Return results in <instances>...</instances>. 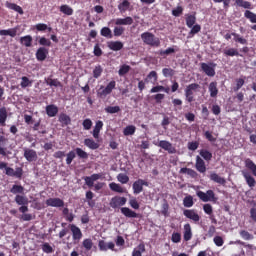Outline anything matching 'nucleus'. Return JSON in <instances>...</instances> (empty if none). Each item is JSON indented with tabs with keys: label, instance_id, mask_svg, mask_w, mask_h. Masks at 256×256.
Wrapping results in <instances>:
<instances>
[{
	"label": "nucleus",
	"instance_id": "obj_28",
	"mask_svg": "<svg viewBox=\"0 0 256 256\" xmlns=\"http://www.w3.org/2000/svg\"><path fill=\"white\" fill-rule=\"evenodd\" d=\"M59 123H61L62 127H67L71 125V117L65 113H61L58 117Z\"/></svg>",
	"mask_w": 256,
	"mask_h": 256
},
{
	"label": "nucleus",
	"instance_id": "obj_6",
	"mask_svg": "<svg viewBox=\"0 0 256 256\" xmlns=\"http://www.w3.org/2000/svg\"><path fill=\"white\" fill-rule=\"evenodd\" d=\"M183 215L184 217H186V219H190V221H193V223H199V221H201V216L199 215V213H197V210L195 209H185L183 211Z\"/></svg>",
	"mask_w": 256,
	"mask_h": 256
},
{
	"label": "nucleus",
	"instance_id": "obj_4",
	"mask_svg": "<svg viewBox=\"0 0 256 256\" xmlns=\"http://www.w3.org/2000/svg\"><path fill=\"white\" fill-rule=\"evenodd\" d=\"M157 147H160V149H163L164 151H167L170 155H174V153H177V148L173 146V144L167 140H160L158 143H155Z\"/></svg>",
	"mask_w": 256,
	"mask_h": 256
},
{
	"label": "nucleus",
	"instance_id": "obj_23",
	"mask_svg": "<svg viewBox=\"0 0 256 256\" xmlns=\"http://www.w3.org/2000/svg\"><path fill=\"white\" fill-rule=\"evenodd\" d=\"M210 181H213L214 183H218V185H226L227 180L225 178L219 176V174L212 172L210 174Z\"/></svg>",
	"mask_w": 256,
	"mask_h": 256
},
{
	"label": "nucleus",
	"instance_id": "obj_18",
	"mask_svg": "<svg viewBox=\"0 0 256 256\" xmlns=\"http://www.w3.org/2000/svg\"><path fill=\"white\" fill-rule=\"evenodd\" d=\"M202 71L205 72V75L208 77H215V68L205 62L200 64Z\"/></svg>",
	"mask_w": 256,
	"mask_h": 256
},
{
	"label": "nucleus",
	"instance_id": "obj_11",
	"mask_svg": "<svg viewBox=\"0 0 256 256\" xmlns=\"http://www.w3.org/2000/svg\"><path fill=\"white\" fill-rule=\"evenodd\" d=\"M5 171L8 177H16V179H21L23 177V168L21 167H18L15 170L11 167L6 166Z\"/></svg>",
	"mask_w": 256,
	"mask_h": 256
},
{
	"label": "nucleus",
	"instance_id": "obj_15",
	"mask_svg": "<svg viewBox=\"0 0 256 256\" xmlns=\"http://www.w3.org/2000/svg\"><path fill=\"white\" fill-rule=\"evenodd\" d=\"M47 207H65V201L61 198H49L46 200Z\"/></svg>",
	"mask_w": 256,
	"mask_h": 256
},
{
	"label": "nucleus",
	"instance_id": "obj_7",
	"mask_svg": "<svg viewBox=\"0 0 256 256\" xmlns=\"http://www.w3.org/2000/svg\"><path fill=\"white\" fill-rule=\"evenodd\" d=\"M69 229L72 233V239L76 243H79L81 239H83V232L81 231V228H79L75 224H69Z\"/></svg>",
	"mask_w": 256,
	"mask_h": 256
},
{
	"label": "nucleus",
	"instance_id": "obj_33",
	"mask_svg": "<svg viewBox=\"0 0 256 256\" xmlns=\"http://www.w3.org/2000/svg\"><path fill=\"white\" fill-rule=\"evenodd\" d=\"M10 193H12V195H23L25 193V187L14 184L10 189Z\"/></svg>",
	"mask_w": 256,
	"mask_h": 256
},
{
	"label": "nucleus",
	"instance_id": "obj_36",
	"mask_svg": "<svg viewBox=\"0 0 256 256\" xmlns=\"http://www.w3.org/2000/svg\"><path fill=\"white\" fill-rule=\"evenodd\" d=\"M115 25H133V19L131 16H127L126 18H117Z\"/></svg>",
	"mask_w": 256,
	"mask_h": 256
},
{
	"label": "nucleus",
	"instance_id": "obj_32",
	"mask_svg": "<svg viewBox=\"0 0 256 256\" xmlns=\"http://www.w3.org/2000/svg\"><path fill=\"white\" fill-rule=\"evenodd\" d=\"M20 43L24 47H32L33 37L31 35L22 36V37H20Z\"/></svg>",
	"mask_w": 256,
	"mask_h": 256
},
{
	"label": "nucleus",
	"instance_id": "obj_12",
	"mask_svg": "<svg viewBox=\"0 0 256 256\" xmlns=\"http://www.w3.org/2000/svg\"><path fill=\"white\" fill-rule=\"evenodd\" d=\"M18 211L22 213V221H33V214L27 213L29 211V204L20 205Z\"/></svg>",
	"mask_w": 256,
	"mask_h": 256
},
{
	"label": "nucleus",
	"instance_id": "obj_51",
	"mask_svg": "<svg viewBox=\"0 0 256 256\" xmlns=\"http://www.w3.org/2000/svg\"><path fill=\"white\" fill-rule=\"evenodd\" d=\"M131 7V2L129 0H124L122 3L118 5V9L120 13H125Z\"/></svg>",
	"mask_w": 256,
	"mask_h": 256
},
{
	"label": "nucleus",
	"instance_id": "obj_3",
	"mask_svg": "<svg viewBox=\"0 0 256 256\" xmlns=\"http://www.w3.org/2000/svg\"><path fill=\"white\" fill-rule=\"evenodd\" d=\"M115 87H117V82H115V80H112L107 84L105 88L103 86L100 87V89L97 92V96L100 97V99H103V97H107V95H111Z\"/></svg>",
	"mask_w": 256,
	"mask_h": 256
},
{
	"label": "nucleus",
	"instance_id": "obj_42",
	"mask_svg": "<svg viewBox=\"0 0 256 256\" xmlns=\"http://www.w3.org/2000/svg\"><path fill=\"white\" fill-rule=\"evenodd\" d=\"M235 5H237V7H242L243 9H253V4L245 0H235Z\"/></svg>",
	"mask_w": 256,
	"mask_h": 256
},
{
	"label": "nucleus",
	"instance_id": "obj_54",
	"mask_svg": "<svg viewBox=\"0 0 256 256\" xmlns=\"http://www.w3.org/2000/svg\"><path fill=\"white\" fill-rule=\"evenodd\" d=\"M240 237H242V239H244V241H251L254 239L253 234L249 233V231L247 230H241L239 232Z\"/></svg>",
	"mask_w": 256,
	"mask_h": 256
},
{
	"label": "nucleus",
	"instance_id": "obj_52",
	"mask_svg": "<svg viewBox=\"0 0 256 256\" xmlns=\"http://www.w3.org/2000/svg\"><path fill=\"white\" fill-rule=\"evenodd\" d=\"M31 85H33V80H29L27 76L21 78L20 86L22 89H27V87H31Z\"/></svg>",
	"mask_w": 256,
	"mask_h": 256
},
{
	"label": "nucleus",
	"instance_id": "obj_57",
	"mask_svg": "<svg viewBox=\"0 0 256 256\" xmlns=\"http://www.w3.org/2000/svg\"><path fill=\"white\" fill-rule=\"evenodd\" d=\"M183 205L184 207L190 208L193 207V205H195V202H193V196L188 195L183 199Z\"/></svg>",
	"mask_w": 256,
	"mask_h": 256
},
{
	"label": "nucleus",
	"instance_id": "obj_8",
	"mask_svg": "<svg viewBox=\"0 0 256 256\" xmlns=\"http://www.w3.org/2000/svg\"><path fill=\"white\" fill-rule=\"evenodd\" d=\"M143 187H149V182L138 179L132 184V189L134 195H139V193H143Z\"/></svg>",
	"mask_w": 256,
	"mask_h": 256
},
{
	"label": "nucleus",
	"instance_id": "obj_40",
	"mask_svg": "<svg viewBox=\"0 0 256 256\" xmlns=\"http://www.w3.org/2000/svg\"><path fill=\"white\" fill-rule=\"evenodd\" d=\"M199 155L203 158L204 161H211L213 159V153H211L209 150L201 149L199 151Z\"/></svg>",
	"mask_w": 256,
	"mask_h": 256
},
{
	"label": "nucleus",
	"instance_id": "obj_61",
	"mask_svg": "<svg viewBox=\"0 0 256 256\" xmlns=\"http://www.w3.org/2000/svg\"><path fill=\"white\" fill-rule=\"evenodd\" d=\"M46 83L50 87H61V82H59L58 79L48 78V79H46Z\"/></svg>",
	"mask_w": 256,
	"mask_h": 256
},
{
	"label": "nucleus",
	"instance_id": "obj_44",
	"mask_svg": "<svg viewBox=\"0 0 256 256\" xmlns=\"http://www.w3.org/2000/svg\"><path fill=\"white\" fill-rule=\"evenodd\" d=\"M135 131H137V127H135L134 125H128L124 128L123 135L125 137H129L131 135H135Z\"/></svg>",
	"mask_w": 256,
	"mask_h": 256
},
{
	"label": "nucleus",
	"instance_id": "obj_56",
	"mask_svg": "<svg viewBox=\"0 0 256 256\" xmlns=\"http://www.w3.org/2000/svg\"><path fill=\"white\" fill-rule=\"evenodd\" d=\"M235 81L236 85L233 87V91L237 93V91H239V89H241L243 85H245V77L238 78Z\"/></svg>",
	"mask_w": 256,
	"mask_h": 256
},
{
	"label": "nucleus",
	"instance_id": "obj_48",
	"mask_svg": "<svg viewBox=\"0 0 256 256\" xmlns=\"http://www.w3.org/2000/svg\"><path fill=\"white\" fill-rule=\"evenodd\" d=\"M60 13H63L64 15L71 16V15H73L74 11H73V8H71V6H69L67 4H63L60 6Z\"/></svg>",
	"mask_w": 256,
	"mask_h": 256
},
{
	"label": "nucleus",
	"instance_id": "obj_24",
	"mask_svg": "<svg viewBox=\"0 0 256 256\" xmlns=\"http://www.w3.org/2000/svg\"><path fill=\"white\" fill-rule=\"evenodd\" d=\"M184 241H191L193 239V231L191 230V224L184 225V234H183Z\"/></svg>",
	"mask_w": 256,
	"mask_h": 256
},
{
	"label": "nucleus",
	"instance_id": "obj_59",
	"mask_svg": "<svg viewBox=\"0 0 256 256\" xmlns=\"http://www.w3.org/2000/svg\"><path fill=\"white\" fill-rule=\"evenodd\" d=\"M244 17L249 19L250 23H256V14L251 12L250 10H246L244 12Z\"/></svg>",
	"mask_w": 256,
	"mask_h": 256
},
{
	"label": "nucleus",
	"instance_id": "obj_5",
	"mask_svg": "<svg viewBox=\"0 0 256 256\" xmlns=\"http://www.w3.org/2000/svg\"><path fill=\"white\" fill-rule=\"evenodd\" d=\"M196 195L201 201H203V203H208V201H217V198H215V192L213 190H207L206 193L203 191H197Z\"/></svg>",
	"mask_w": 256,
	"mask_h": 256
},
{
	"label": "nucleus",
	"instance_id": "obj_16",
	"mask_svg": "<svg viewBox=\"0 0 256 256\" xmlns=\"http://www.w3.org/2000/svg\"><path fill=\"white\" fill-rule=\"evenodd\" d=\"M47 55H49V49L46 47H40L36 51L37 61H45V59H47Z\"/></svg>",
	"mask_w": 256,
	"mask_h": 256
},
{
	"label": "nucleus",
	"instance_id": "obj_46",
	"mask_svg": "<svg viewBox=\"0 0 256 256\" xmlns=\"http://www.w3.org/2000/svg\"><path fill=\"white\" fill-rule=\"evenodd\" d=\"M245 166L247 167V169H249L252 172L254 177H256V164H255V162H253V160L248 158L245 161Z\"/></svg>",
	"mask_w": 256,
	"mask_h": 256
},
{
	"label": "nucleus",
	"instance_id": "obj_39",
	"mask_svg": "<svg viewBox=\"0 0 256 256\" xmlns=\"http://www.w3.org/2000/svg\"><path fill=\"white\" fill-rule=\"evenodd\" d=\"M7 117H8V115H7V108L6 107H1L0 108V125L2 126V127H5V123H6V121H7Z\"/></svg>",
	"mask_w": 256,
	"mask_h": 256
},
{
	"label": "nucleus",
	"instance_id": "obj_64",
	"mask_svg": "<svg viewBox=\"0 0 256 256\" xmlns=\"http://www.w3.org/2000/svg\"><path fill=\"white\" fill-rule=\"evenodd\" d=\"M213 243L216 245V247H223V245H225V240L221 236H215L213 238Z\"/></svg>",
	"mask_w": 256,
	"mask_h": 256
},
{
	"label": "nucleus",
	"instance_id": "obj_49",
	"mask_svg": "<svg viewBox=\"0 0 256 256\" xmlns=\"http://www.w3.org/2000/svg\"><path fill=\"white\" fill-rule=\"evenodd\" d=\"M177 50H175V48L173 47H169L166 50H160L158 52V55H160V57H163L165 59V57H167L168 55H172V53H176Z\"/></svg>",
	"mask_w": 256,
	"mask_h": 256
},
{
	"label": "nucleus",
	"instance_id": "obj_35",
	"mask_svg": "<svg viewBox=\"0 0 256 256\" xmlns=\"http://www.w3.org/2000/svg\"><path fill=\"white\" fill-rule=\"evenodd\" d=\"M6 7L7 9H11L12 11H16V13H19V15H23V8H21V6L15 4V3H11L9 1L6 2Z\"/></svg>",
	"mask_w": 256,
	"mask_h": 256
},
{
	"label": "nucleus",
	"instance_id": "obj_1",
	"mask_svg": "<svg viewBox=\"0 0 256 256\" xmlns=\"http://www.w3.org/2000/svg\"><path fill=\"white\" fill-rule=\"evenodd\" d=\"M140 37L144 45H148L149 47H161V40L151 32H143Z\"/></svg>",
	"mask_w": 256,
	"mask_h": 256
},
{
	"label": "nucleus",
	"instance_id": "obj_17",
	"mask_svg": "<svg viewBox=\"0 0 256 256\" xmlns=\"http://www.w3.org/2000/svg\"><path fill=\"white\" fill-rule=\"evenodd\" d=\"M98 247L101 251H107L110 249V251H115V243L113 242H105L104 240H99Z\"/></svg>",
	"mask_w": 256,
	"mask_h": 256
},
{
	"label": "nucleus",
	"instance_id": "obj_45",
	"mask_svg": "<svg viewBox=\"0 0 256 256\" xmlns=\"http://www.w3.org/2000/svg\"><path fill=\"white\" fill-rule=\"evenodd\" d=\"M179 173L183 175L188 174L192 179H196L197 177V172L191 168H181Z\"/></svg>",
	"mask_w": 256,
	"mask_h": 256
},
{
	"label": "nucleus",
	"instance_id": "obj_27",
	"mask_svg": "<svg viewBox=\"0 0 256 256\" xmlns=\"http://www.w3.org/2000/svg\"><path fill=\"white\" fill-rule=\"evenodd\" d=\"M84 145L88 147V149H91L92 151L99 149V143L95 142L93 138L84 139Z\"/></svg>",
	"mask_w": 256,
	"mask_h": 256
},
{
	"label": "nucleus",
	"instance_id": "obj_63",
	"mask_svg": "<svg viewBox=\"0 0 256 256\" xmlns=\"http://www.w3.org/2000/svg\"><path fill=\"white\" fill-rule=\"evenodd\" d=\"M102 73H103V67H101V65L96 66L93 70L94 79H99V77H101Z\"/></svg>",
	"mask_w": 256,
	"mask_h": 256
},
{
	"label": "nucleus",
	"instance_id": "obj_22",
	"mask_svg": "<svg viewBox=\"0 0 256 256\" xmlns=\"http://www.w3.org/2000/svg\"><path fill=\"white\" fill-rule=\"evenodd\" d=\"M120 211L124 217H128L129 219H137L138 217L136 212L131 210L130 208L122 207Z\"/></svg>",
	"mask_w": 256,
	"mask_h": 256
},
{
	"label": "nucleus",
	"instance_id": "obj_10",
	"mask_svg": "<svg viewBox=\"0 0 256 256\" xmlns=\"http://www.w3.org/2000/svg\"><path fill=\"white\" fill-rule=\"evenodd\" d=\"M103 178V174H92L91 176H85L83 179L85 181V185L91 189L95 185V181H99V179Z\"/></svg>",
	"mask_w": 256,
	"mask_h": 256
},
{
	"label": "nucleus",
	"instance_id": "obj_34",
	"mask_svg": "<svg viewBox=\"0 0 256 256\" xmlns=\"http://www.w3.org/2000/svg\"><path fill=\"white\" fill-rule=\"evenodd\" d=\"M1 37H17V28H10L8 30H0Z\"/></svg>",
	"mask_w": 256,
	"mask_h": 256
},
{
	"label": "nucleus",
	"instance_id": "obj_30",
	"mask_svg": "<svg viewBox=\"0 0 256 256\" xmlns=\"http://www.w3.org/2000/svg\"><path fill=\"white\" fill-rule=\"evenodd\" d=\"M223 54L225 57H243V55L239 54V50H237V48L224 49Z\"/></svg>",
	"mask_w": 256,
	"mask_h": 256
},
{
	"label": "nucleus",
	"instance_id": "obj_60",
	"mask_svg": "<svg viewBox=\"0 0 256 256\" xmlns=\"http://www.w3.org/2000/svg\"><path fill=\"white\" fill-rule=\"evenodd\" d=\"M75 157H77V154L75 153V151L71 150V151L66 155V164H67V165H71V163H73V159H75Z\"/></svg>",
	"mask_w": 256,
	"mask_h": 256
},
{
	"label": "nucleus",
	"instance_id": "obj_14",
	"mask_svg": "<svg viewBox=\"0 0 256 256\" xmlns=\"http://www.w3.org/2000/svg\"><path fill=\"white\" fill-rule=\"evenodd\" d=\"M195 169L198 171V173L207 172V165L201 156H196Z\"/></svg>",
	"mask_w": 256,
	"mask_h": 256
},
{
	"label": "nucleus",
	"instance_id": "obj_9",
	"mask_svg": "<svg viewBox=\"0 0 256 256\" xmlns=\"http://www.w3.org/2000/svg\"><path fill=\"white\" fill-rule=\"evenodd\" d=\"M231 37H234V42L240 43V45H247L249 43L246 38H243V36H241V34H237L235 32L226 33L224 35V39H226V41H229Z\"/></svg>",
	"mask_w": 256,
	"mask_h": 256
},
{
	"label": "nucleus",
	"instance_id": "obj_53",
	"mask_svg": "<svg viewBox=\"0 0 256 256\" xmlns=\"http://www.w3.org/2000/svg\"><path fill=\"white\" fill-rule=\"evenodd\" d=\"M82 247H84L86 251H91L93 249V240L91 238L84 239L82 242Z\"/></svg>",
	"mask_w": 256,
	"mask_h": 256
},
{
	"label": "nucleus",
	"instance_id": "obj_50",
	"mask_svg": "<svg viewBox=\"0 0 256 256\" xmlns=\"http://www.w3.org/2000/svg\"><path fill=\"white\" fill-rule=\"evenodd\" d=\"M109 187L111 191H114L115 193H125L123 187L115 182L110 183Z\"/></svg>",
	"mask_w": 256,
	"mask_h": 256
},
{
	"label": "nucleus",
	"instance_id": "obj_26",
	"mask_svg": "<svg viewBox=\"0 0 256 256\" xmlns=\"http://www.w3.org/2000/svg\"><path fill=\"white\" fill-rule=\"evenodd\" d=\"M107 45L111 51H121L123 49V42L121 41H110Z\"/></svg>",
	"mask_w": 256,
	"mask_h": 256
},
{
	"label": "nucleus",
	"instance_id": "obj_37",
	"mask_svg": "<svg viewBox=\"0 0 256 256\" xmlns=\"http://www.w3.org/2000/svg\"><path fill=\"white\" fill-rule=\"evenodd\" d=\"M15 203L18 205H29V198L27 196L17 194L14 198Z\"/></svg>",
	"mask_w": 256,
	"mask_h": 256
},
{
	"label": "nucleus",
	"instance_id": "obj_58",
	"mask_svg": "<svg viewBox=\"0 0 256 256\" xmlns=\"http://www.w3.org/2000/svg\"><path fill=\"white\" fill-rule=\"evenodd\" d=\"M117 180L119 183H122V185H127V183H129V176L125 173H120L117 175Z\"/></svg>",
	"mask_w": 256,
	"mask_h": 256
},
{
	"label": "nucleus",
	"instance_id": "obj_47",
	"mask_svg": "<svg viewBox=\"0 0 256 256\" xmlns=\"http://www.w3.org/2000/svg\"><path fill=\"white\" fill-rule=\"evenodd\" d=\"M100 35L102 37H106V39H113V32L111 31V28H109V27H103L100 30Z\"/></svg>",
	"mask_w": 256,
	"mask_h": 256
},
{
	"label": "nucleus",
	"instance_id": "obj_55",
	"mask_svg": "<svg viewBox=\"0 0 256 256\" xmlns=\"http://www.w3.org/2000/svg\"><path fill=\"white\" fill-rule=\"evenodd\" d=\"M129 71H131V66H129L127 64H123L122 66H120L118 75L120 77H123V76L127 75V73H129Z\"/></svg>",
	"mask_w": 256,
	"mask_h": 256
},
{
	"label": "nucleus",
	"instance_id": "obj_41",
	"mask_svg": "<svg viewBox=\"0 0 256 256\" xmlns=\"http://www.w3.org/2000/svg\"><path fill=\"white\" fill-rule=\"evenodd\" d=\"M197 33H201V25L194 24L191 27L190 32L188 33V39H193V37H195V35H197Z\"/></svg>",
	"mask_w": 256,
	"mask_h": 256
},
{
	"label": "nucleus",
	"instance_id": "obj_2",
	"mask_svg": "<svg viewBox=\"0 0 256 256\" xmlns=\"http://www.w3.org/2000/svg\"><path fill=\"white\" fill-rule=\"evenodd\" d=\"M198 89H201V85L197 83H191L186 86L184 90V95H185V101L187 103H193V101H195V93H197Z\"/></svg>",
	"mask_w": 256,
	"mask_h": 256
},
{
	"label": "nucleus",
	"instance_id": "obj_43",
	"mask_svg": "<svg viewBox=\"0 0 256 256\" xmlns=\"http://www.w3.org/2000/svg\"><path fill=\"white\" fill-rule=\"evenodd\" d=\"M74 152L76 153L77 157L79 159H82L83 161H87V159H89V153H87L81 148H76Z\"/></svg>",
	"mask_w": 256,
	"mask_h": 256
},
{
	"label": "nucleus",
	"instance_id": "obj_38",
	"mask_svg": "<svg viewBox=\"0 0 256 256\" xmlns=\"http://www.w3.org/2000/svg\"><path fill=\"white\" fill-rule=\"evenodd\" d=\"M143 253H145V244L140 243L136 248L132 251V256H143Z\"/></svg>",
	"mask_w": 256,
	"mask_h": 256
},
{
	"label": "nucleus",
	"instance_id": "obj_20",
	"mask_svg": "<svg viewBox=\"0 0 256 256\" xmlns=\"http://www.w3.org/2000/svg\"><path fill=\"white\" fill-rule=\"evenodd\" d=\"M242 175H243L248 187H250V189H253V187H255V185H256L255 178L251 175V173H249L247 171H243Z\"/></svg>",
	"mask_w": 256,
	"mask_h": 256
},
{
	"label": "nucleus",
	"instance_id": "obj_25",
	"mask_svg": "<svg viewBox=\"0 0 256 256\" xmlns=\"http://www.w3.org/2000/svg\"><path fill=\"white\" fill-rule=\"evenodd\" d=\"M102 129H103V121H101V120L96 121L94 129L92 131V135H93L94 139H99V135H100Z\"/></svg>",
	"mask_w": 256,
	"mask_h": 256
},
{
	"label": "nucleus",
	"instance_id": "obj_62",
	"mask_svg": "<svg viewBox=\"0 0 256 256\" xmlns=\"http://www.w3.org/2000/svg\"><path fill=\"white\" fill-rule=\"evenodd\" d=\"M119 111H121V107L119 106H108L105 108V112L110 113L111 115L119 113Z\"/></svg>",
	"mask_w": 256,
	"mask_h": 256
},
{
	"label": "nucleus",
	"instance_id": "obj_29",
	"mask_svg": "<svg viewBox=\"0 0 256 256\" xmlns=\"http://www.w3.org/2000/svg\"><path fill=\"white\" fill-rule=\"evenodd\" d=\"M208 91L210 93V97L215 99L217 95H219V89L217 88V82H211L208 86Z\"/></svg>",
	"mask_w": 256,
	"mask_h": 256
},
{
	"label": "nucleus",
	"instance_id": "obj_19",
	"mask_svg": "<svg viewBox=\"0 0 256 256\" xmlns=\"http://www.w3.org/2000/svg\"><path fill=\"white\" fill-rule=\"evenodd\" d=\"M24 157L29 163L33 161H37V151L33 149H25L24 150Z\"/></svg>",
	"mask_w": 256,
	"mask_h": 256
},
{
	"label": "nucleus",
	"instance_id": "obj_31",
	"mask_svg": "<svg viewBox=\"0 0 256 256\" xmlns=\"http://www.w3.org/2000/svg\"><path fill=\"white\" fill-rule=\"evenodd\" d=\"M186 25L189 29L197 23V16H195V12L193 14H186L185 15Z\"/></svg>",
	"mask_w": 256,
	"mask_h": 256
},
{
	"label": "nucleus",
	"instance_id": "obj_21",
	"mask_svg": "<svg viewBox=\"0 0 256 256\" xmlns=\"http://www.w3.org/2000/svg\"><path fill=\"white\" fill-rule=\"evenodd\" d=\"M45 111L49 117H57V113H59V107H57L55 104H50L46 106Z\"/></svg>",
	"mask_w": 256,
	"mask_h": 256
},
{
	"label": "nucleus",
	"instance_id": "obj_13",
	"mask_svg": "<svg viewBox=\"0 0 256 256\" xmlns=\"http://www.w3.org/2000/svg\"><path fill=\"white\" fill-rule=\"evenodd\" d=\"M127 203V198L115 196L110 201V207L117 209V207H123Z\"/></svg>",
	"mask_w": 256,
	"mask_h": 256
}]
</instances>
